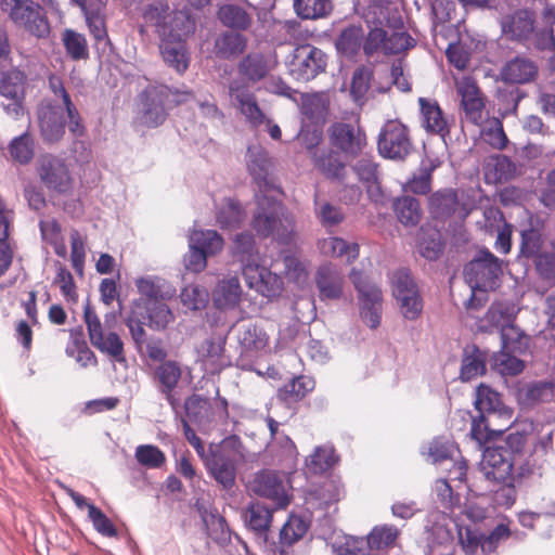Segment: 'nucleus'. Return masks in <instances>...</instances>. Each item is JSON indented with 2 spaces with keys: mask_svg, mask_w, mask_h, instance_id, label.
<instances>
[{
  "mask_svg": "<svg viewBox=\"0 0 555 555\" xmlns=\"http://www.w3.org/2000/svg\"><path fill=\"white\" fill-rule=\"evenodd\" d=\"M231 256L240 263L247 286L264 297H273L282 289L281 278L260 264V254L254 235L242 232L234 236Z\"/></svg>",
  "mask_w": 555,
  "mask_h": 555,
  "instance_id": "obj_1",
  "label": "nucleus"
},
{
  "mask_svg": "<svg viewBox=\"0 0 555 555\" xmlns=\"http://www.w3.org/2000/svg\"><path fill=\"white\" fill-rule=\"evenodd\" d=\"M260 237H273L281 245H291L296 236L295 219L276 198L257 195V210L251 221Z\"/></svg>",
  "mask_w": 555,
  "mask_h": 555,
  "instance_id": "obj_2",
  "label": "nucleus"
},
{
  "mask_svg": "<svg viewBox=\"0 0 555 555\" xmlns=\"http://www.w3.org/2000/svg\"><path fill=\"white\" fill-rule=\"evenodd\" d=\"M192 96L188 88H171L166 85L151 86L140 94L141 122L147 128L160 126L168 109L185 104Z\"/></svg>",
  "mask_w": 555,
  "mask_h": 555,
  "instance_id": "obj_3",
  "label": "nucleus"
},
{
  "mask_svg": "<svg viewBox=\"0 0 555 555\" xmlns=\"http://www.w3.org/2000/svg\"><path fill=\"white\" fill-rule=\"evenodd\" d=\"M242 443L237 437L227 439L222 447L210 449L204 459L208 475L223 489L232 490L235 486L237 464L243 454Z\"/></svg>",
  "mask_w": 555,
  "mask_h": 555,
  "instance_id": "obj_4",
  "label": "nucleus"
},
{
  "mask_svg": "<svg viewBox=\"0 0 555 555\" xmlns=\"http://www.w3.org/2000/svg\"><path fill=\"white\" fill-rule=\"evenodd\" d=\"M503 261L489 249H479L464 267V276L473 291L489 292L501 285Z\"/></svg>",
  "mask_w": 555,
  "mask_h": 555,
  "instance_id": "obj_5",
  "label": "nucleus"
},
{
  "mask_svg": "<svg viewBox=\"0 0 555 555\" xmlns=\"http://www.w3.org/2000/svg\"><path fill=\"white\" fill-rule=\"evenodd\" d=\"M286 66L295 80L308 82L325 72L327 55L310 43L299 44L287 56Z\"/></svg>",
  "mask_w": 555,
  "mask_h": 555,
  "instance_id": "obj_6",
  "label": "nucleus"
},
{
  "mask_svg": "<svg viewBox=\"0 0 555 555\" xmlns=\"http://www.w3.org/2000/svg\"><path fill=\"white\" fill-rule=\"evenodd\" d=\"M1 8L16 25L24 27L33 36H49L50 25L44 9L33 0H1Z\"/></svg>",
  "mask_w": 555,
  "mask_h": 555,
  "instance_id": "obj_7",
  "label": "nucleus"
},
{
  "mask_svg": "<svg viewBox=\"0 0 555 555\" xmlns=\"http://www.w3.org/2000/svg\"><path fill=\"white\" fill-rule=\"evenodd\" d=\"M518 454L512 450L509 442L486 448L480 463V472L489 481L513 486L514 466Z\"/></svg>",
  "mask_w": 555,
  "mask_h": 555,
  "instance_id": "obj_8",
  "label": "nucleus"
},
{
  "mask_svg": "<svg viewBox=\"0 0 555 555\" xmlns=\"http://www.w3.org/2000/svg\"><path fill=\"white\" fill-rule=\"evenodd\" d=\"M459 542L465 555H489L496 551L501 541L509 537L507 526L498 525L488 535L481 532L475 525H457Z\"/></svg>",
  "mask_w": 555,
  "mask_h": 555,
  "instance_id": "obj_9",
  "label": "nucleus"
},
{
  "mask_svg": "<svg viewBox=\"0 0 555 555\" xmlns=\"http://www.w3.org/2000/svg\"><path fill=\"white\" fill-rule=\"evenodd\" d=\"M377 151L386 159L404 160L413 151L406 126L398 120L386 121L378 133Z\"/></svg>",
  "mask_w": 555,
  "mask_h": 555,
  "instance_id": "obj_10",
  "label": "nucleus"
},
{
  "mask_svg": "<svg viewBox=\"0 0 555 555\" xmlns=\"http://www.w3.org/2000/svg\"><path fill=\"white\" fill-rule=\"evenodd\" d=\"M392 293L400 312L406 320H416L423 311V299L417 284L405 268L396 270L391 276Z\"/></svg>",
  "mask_w": 555,
  "mask_h": 555,
  "instance_id": "obj_11",
  "label": "nucleus"
},
{
  "mask_svg": "<svg viewBox=\"0 0 555 555\" xmlns=\"http://www.w3.org/2000/svg\"><path fill=\"white\" fill-rule=\"evenodd\" d=\"M352 282L359 293L361 320L372 330L379 326L382 320V291L376 284L367 282L359 272L352 270Z\"/></svg>",
  "mask_w": 555,
  "mask_h": 555,
  "instance_id": "obj_12",
  "label": "nucleus"
},
{
  "mask_svg": "<svg viewBox=\"0 0 555 555\" xmlns=\"http://www.w3.org/2000/svg\"><path fill=\"white\" fill-rule=\"evenodd\" d=\"M227 339V333H217L197 346V361L207 374H219L232 364L231 357L225 353Z\"/></svg>",
  "mask_w": 555,
  "mask_h": 555,
  "instance_id": "obj_13",
  "label": "nucleus"
},
{
  "mask_svg": "<svg viewBox=\"0 0 555 555\" xmlns=\"http://www.w3.org/2000/svg\"><path fill=\"white\" fill-rule=\"evenodd\" d=\"M328 132L332 145L348 157L361 156L367 146L365 131L359 125L335 122Z\"/></svg>",
  "mask_w": 555,
  "mask_h": 555,
  "instance_id": "obj_14",
  "label": "nucleus"
},
{
  "mask_svg": "<svg viewBox=\"0 0 555 555\" xmlns=\"http://www.w3.org/2000/svg\"><path fill=\"white\" fill-rule=\"evenodd\" d=\"M249 489L254 494L272 501L276 508H285L289 503L282 478L273 472H258L250 482Z\"/></svg>",
  "mask_w": 555,
  "mask_h": 555,
  "instance_id": "obj_15",
  "label": "nucleus"
},
{
  "mask_svg": "<svg viewBox=\"0 0 555 555\" xmlns=\"http://www.w3.org/2000/svg\"><path fill=\"white\" fill-rule=\"evenodd\" d=\"M40 137L48 144L61 141L65 134L66 118L63 108L53 103L42 104L37 111Z\"/></svg>",
  "mask_w": 555,
  "mask_h": 555,
  "instance_id": "obj_16",
  "label": "nucleus"
},
{
  "mask_svg": "<svg viewBox=\"0 0 555 555\" xmlns=\"http://www.w3.org/2000/svg\"><path fill=\"white\" fill-rule=\"evenodd\" d=\"M245 157L248 173L258 185L259 191L262 193L274 189L270 180L273 162L269 152L259 144H250Z\"/></svg>",
  "mask_w": 555,
  "mask_h": 555,
  "instance_id": "obj_17",
  "label": "nucleus"
},
{
  "mask_svg": "<svg viewBox=\"0 0 555 555\" xmlns=\"http://www.w3.org/2000/svg\"><path fill=\"white\" fill-rule=\"evenodd\" d=\"M229 96L232 105L237 108L253 126H259L264 120L255 94L242 80H232L229 85Z\"/></svg>",
  "mask_w": 555,
  "mask_h": 555,
  "instance_id": "obj_18",
  "label": "nucleus"
},
{
  "mask_svg": "<svg viewBox=\"0 0 555 555\" xmlns=\"http://www.w3.org/2000/svg\"><path fill=\"white\" fill-rule=\"evenodd\" d=\"M487 320L500 328L504 348H519V336H524V334L513 324L514 314L507 306L492 305L487 312Z\"/></svg>",
  "mask_w": 555,
  "mask_h": 555,
  "instance_id": "obj_19",
  "label": "nucleus"
},
{
  "mask_svg": "<svg viewBox=\"0 0 555 555\" xmlns=\"http://www.w3.org/2000/svg\"><path fill=\"white\" fill-rule=\"evenodd\" d=\"M42 183L56 193H67L72 189V178L65 163L56 157L42 160L39 167Z\"/></svg>",
  "mask_w": 555,
  "mask_h": 555,
  "instance_id": "obj_20",
  "label": "nucleus"
},
{
  "mask_svg": "<svg viewBox=\"0 0 555 555\" xmlns=\"http://www.w3.org/2000/svg\"><path fill=\"white\" fill-rule=\"evenodd\" d=\"M321 300H338L343 296L345 278L336 266L331 263L318 268L314 276Z\"/></svg>",
  "mask_w": 555,
  "mask_h": 555,
  "instance_id": "obj_21",
  "label": "nucleus"
},
{
  "mask_svg": "<svg viewBox=\"0 0 555 555\" xmlns=\"http://www.w3.org/2000/svg\"><path fill=\"white\" fill-rule=\"evenodd\" d=\"M273 509L260 502H250L243 514L245 525L251 530L260 544L269 541Z\"/></svg>",
  "mask_w": 555,
  "mask_h": 555,
  "instance_id": "obj_22",
  "label": "nucleus"
},
{
  "mask_svg": "<svg viewBox=\"0 0 555 555\" xmlns=\"http://www.w3.org/2000/svg\"><path fill=\"white\" fill-rule=\"evenodd\" d=\"M502 33L512 40H528L534 33V15L529 10H517L501 20Z\"/></svg>",
  "mask_w": 555,
  "mask_h": 555,
  "instance_id": "obj_23",
  "label": "nucleus"
},
{
  "mask_svg": "<svg viewBox=\"0 0 555 555\" xmlns=\"http://www.w3.org/2000/svg\"><path fill=\"white\" fill-rule=\"evenodd\" d=\"M519 348H504L501 341V350L491 357V367L502 376H516L520 374L525 364L516 354L522 353L526 349L524 336H519Z\"/></svg>",
  "mask_w": 555,
  "mask_h": 555,
  "instance_id": "obj_24",
  "label": "nucleus"
},
{
  "mask_svg": "<svg viewBox=\"0 0 555 555\" xmlns=\"http://www.w3.org/2000/svg\"><path fill=\"white\" fill-rule=\"evenodd\" d=\"M461 105L468 121L478 125L482 120L485 103L477 85L470 79H464L457 85Z\"/></svg>",
  "mask_w": 555,
  "mask_h": 555,
  "instance_id": "obj_25",
  "label": "nucleus"
},
{
  "mask_svg": "<svg viewBox=\"0 0 555 555\" xmlns=\"http://www.w3.org/2000/svg\"><path fill=\"white\" fill-rule=\"evenodd\" d=\"M422 126L428 133L439 134L443 140L449 135L450 130L443 112L437 101L418 99Z\"/></svg>",
  "mask_w": 555,
  "mask_h": 555,
  "instance_id": "obj_26",
  "label": "nucleus"
},
{
  "mask_svg": "<svg viewBox=\"0 0 555 555\" xmlns=\"http://www.w3.org/2000/svg\"><path fill=\"white\" fill-rule=\"evenodd\" d=\"M488 353L476 345H466L463 348L460 379L470 382L487 372Z\"/></svg>",
  "mask_w": 555,
  "mask_h": 555,
  "instance_id": "obj_27",
  "label": "nucleus"
},
{
  "mask_svg": "<svg viewBox=\"0 0 555 555\" xmlns=\"http://www.w3.org/2000/svg\"><path fill=\"white\" fill-rule=\"evenodd\" d=\"M185 421L194 424L199 430L207 431L211 427L215 410L208 399L193 395L184 402Z\"/></svg>",
  "mask_w": 555,
  "mask_h": 555,
  "instance_id": "obj_28",
  "label": "nucleus"
},
{
  "mask_svg": "<svg viewBox=\"0 0 555 555\" xmlns=\"http://www.w3.org/2000/svg\"><path fill=\"white\" fill-rule=\"evenodd\" d=\"M159 50L164 62L178 74L182 75L190 65V54L183 40L162 37Z\"/></svg>",
  "mask_w": 555,
  "mask_h": 555,
  "instance_id": "obj_29",
  "label": "nucleus"
},
{
  "mask_svg": "<svg viewBox=\"0 0 555 555\" xmlns=\"http://www.w3.org/2000/svg\"><path fill=\"white\" fill-rule=\"evenodd\" d=\"M182 376L180 364L173 360H167L160 363L154 370V382L158 391L165 396L166 400L173 404V390L177 388Z\"/></svg>",
  "mask_w": 555,
  "mask_h": 555,
  "instance_id": "obj_30",
  "label": "nucleus"
},
{
  "mask_svg": "<svg viewBox=\"0 0 555 555\" xmlns=\"http://www.w3.org/2000/svg\"><path fill=\"white\" fill-rule=\"evenodd\" d=\"M247 37L238 31L225 30L216 37L214 53L220 60H234L247 48Z\"/></svg>",
  "mask_w": 555,
  "mask_h": 555,
  "instance_id": "obj_31",
  "label": "nucleus"
},
{
  "mask_svg": "<svg viewBox=\"0 0 555 555\" xmlns=\"http://www.w3.org/2000/svg\"><path fill=\"white\" fill-rule=\"evenodd\" d=\"M218 21L233 31H246L253 25V16L236 3H224L217 10Z\"/></svg>",
  "mask_w": 555,
  "mask_h": 555,
  "instance_id": "obj_32",
  "label": "nucleus"
},
{
  "mask_svg": "<svg viewBox=\"0 0 555 555\" xmlns=\"http://www.w3.org/2000/svg\"><path fill=\"white\" fill-rule=\"evenodd\" d=\"M341 494L343 487L340 481L335 478H330L310 492L307 502L312 507L326 509L335 505L340 500Z\"/></svg>",
  "mask_w": 555,
  "mask_h": 555,
  "instance_id": "obj_33",
  "label": "nucleus"
},
{
  "mask_svg": "<svg viewBox=\"0 0 555 555\" xmlns=\"http://www.w3.org/2000/svg\"><path fill=\"white\" fill-rule=\"evenodd\" d=\"M241 295L238 278L233 275L218 282L212 292V300L218 309H232L240 302Z\"/></svg>",
  "mask_w": 555,
  "mask_h": 555,
  "instance_id": "obj_34",
  "label": "nucleus"
},
{
  "mask_svg": "<svg viewBox=\"0 0 555 555\" xmlns=\"http://www.w3.org/2000/svg\"><path fill=\"white\" fill-rule=\"evenodd\" d=\"M135 287L146 301H158L171 298L176 289L165 280L156 275H146L135 280Z\"/></svg>",
  "mask_w": 555,
  "mask_h": 555,
  "instance_id": "obj_35",
  "label": "nucleus"
},
{
  "mask_svg": "<svg viewBox=\"0 0 555 555\" xmlns=\"http://www.w3.org/2000/svg\"><path fill=\"white\" fill-rule=\"evenodd\" d=\"M537 73L538 68L532 61L525 57H515L504 65L501 77L506 82L521 85L533 80Z\"/></svg>",
  "mask_w": 555,
  "mask_h": 555,
  "instance_id": "obj_36",
  "label": "nucleus"
},
{
  "mask_svg": "<svg viewBox=\"0 0 555 555\" xmlns=\"http://www.w3.org/2000/svg\"><path fill=\"white\" fill-rule=\"evenodd\" d=\"M195 506L209 535L218 542L227 541L230 538V529L224 517L221 516L217 509H211L198 501Z\"/></svg>",
  "mask_w": 555,
  "mask_h": 555,
  "instance_id": "obj_37",
  "label": "nucleus"
},
{
  "mask_svg": "<svg viewBox=\"0 0 555 555\" xmlns=\"http://www.w3.org/2000/svg\"><path fill=\"white\" fill-rule=\"evenodd\" d=\"M270 69L268 59L260 52L248 53L237 65L240 75L251 82H258L264 79Z\"/></svg>",
  "mask_w": 555,
  "mask_h": 555,
  "instance_id": "obj_38",
  "label": "nucleus"
},
{
  "mask_svg": "<svg viewBox=\"0 0 555 555\" xmlns=\"http://www.w3.org/2000/svg\"><path fill=\"white\" fill-rule=\"evenodd\" d=\"M237 341L243 354L263 349L268 338L262 328L251 322H246L237 327Z\"/></svg>",
  "mask_w": 555,
  "mask_h": 555,
  "instance_id": "obj_39",
  "label": "nucleus"
},
{
  "mask_svg": "<svg viewBox=\"0 0 555 555\" xmlns=\"http://www.w3.org/2000/svg\"><path fill=\"white\" fill-rule=\"evenodd\" d=\"M400 529L395 525L383 524L372 528L367 534L371 551H388L397 545Z\"/></svg>",
  "mask_w": 555,
  "mask_h": 555,
  "instance_id": "obj_40",
  "label": "nucleus"
},
{
  "mask_svg": "<svg viewBox=\"0 0 555 555\" xmlns=\"http://www.w3.org/2000/svg\"><path fill=\"white\" fill-rule=\"evenodd\" d=\"M459 205L457 194L452 189H443L433 193L429 197V210L435 218L451 217Z\"/></svg>",
  "mask_w": 555,
  "mask_h": 555,
  "instance_id": "obj_41",
  "label": "nucleus"
},
{
  "mask_svg": "<svg viewBox=\"0 0 555 555\" xmlns=\"http://www.w3.org/2000/svg\"><path fill=\"white\" fill-rule=\"evenodd\" d=\"M352 171L357 175L367 192L379 191V171L378 164L371 155H362L352 166Z\"/></svg>",
  "mask_w": 555,
  "mask_h": 555,
  "instance_id": "obj_42",
  "label": "nucleus"
},
{
  "mask_svg": "<svg viewBox=\"0 0 555 555\" xmlns=\"http://www.w3.org/2000/svg\"><path fill=\"white\" fill-rule=\"evenodd\" d=\"M192 96L185 104L194 103L198 115L211 124H221L224 119L223 112L218 107L216 99L211 93L195 92L189 89Z\"/></svg>",
  "mask_w": 555,
  "mask_h": 555,
  "instance_id": "obj_43",
  "label": "nucleus"
},
{
  "mask_svg": "<svg viewBox=\"0 0 555 555\" xmlns=\"http://www.w3.org/2000/svg\"><path fill=\"white\" fill-rule=\"evenodd\" d=\"M364 33L361 26L351 25L341 30L335 46L339 53L353 57L361 49Z\"/></svg>",
  "mask_w": 555,
  "mask_h": 555,
  "instance_id": "obj_44",
  "label": "nucleus"
},
{
  "mask_svg": "<svg viewBox=\"0 0 555 555\" xmlns=\"http://www.w3.org/2000/svg\"><path fill=\"white\" fill-rule=\"evenodd\" d=\"M11 158L21 165L29 164L35 156V141L28 130L14 137L8 144Z\"/></svg>",
  "mask_w": 555,
  "mask_h": 555,
  "instance_id": "obj_45",
  "label": "nucleus"
},
{
  "mask_svg": "<svg viewBox=\"0 0 555 555\" xmlns=\"http://www.w3.org/2000/svg\"><path fill=\"white\" fill-rule=\"evenodd\" d=\"M143 308L145 320L152 330H165L175 319L172 311L163 300L145 301Z\"/></svg>",
  "mask_w": 555,
  "mask_h": 555,
  "instance_id": "obj_46",
  "label": "nucleus"
},
{
  "mask_svg": "<svg viewBox=\"0 0 555 555\" xmlns=\"http://www.w3.org/2000/svg\"><path fill=\"white\" fill-rule=\"evenodd\" d=\"M25 75L16 69H0V94L5 99L25 98L24 93Z\"/></svg>",
  "mask_w": 555,
  "mask_h": 555,
  "instance_id": "obj_47",
  "label": "nucleus"
},
{
  "mask_svg": "<svg viewBox=\"0 0 555 555\" xmlns=\"http://www.w3.org/2000/svg\"><path fill=\"white\" fill-rule=\"evenodd\" d=\"M392 209L403 225H416L420 222L421 206L420 202L413 196L397 197L392 203Z\"/></svg>",
  "mask_w": 555,
  "mask_h": 555,
  "instance_id": "obj_48",
  "label": "nucleus"
},
{
  "mask_svg": "<svg viewBox=\"0 0 555 555\" xmlns=\"http://www.w3.org/2000/svg\"><path fill=\"white\" fill-rule=\"evenodd\" d=\"M314 386L315 382L312 377L296 376L279 389L278 396L284 401H299L312 391Z\"/></svg>",
  "mask_w": 555,
  "mask_h": 555,
  "instance_id": "obj_49",
  "label": "nucleus"
},
{
  "mask_svg": "<svg viewBox=\"0 0 555 555\" xmlns=\"http://www.w3.org/2000/svg\"><path fill=\"white\" fill-rule=\"evenodd\" d=\"M544 238L541 230L529 227L520 231L519 256L533 260L543 251Z\"/></svg>",
  "mask_w": 555,
  "mask_h": 555,
  "instance_id": "obj_50",
  "label": "nucleus"
},
{
  "mask_svg": "<svg viewBox=\"0 0 555 555\" xmlns=\"http://www.w3.org/2000/svg\"><path fill=\"white\" fill-rule=\"evenodd\" d=\"M331 0H294V10L302 20H319L332 11Z\"/></svg>",
  "mask_w": 555,
  "mask_h": 555,
  "instance_id": "obj_51",
  "label": "nucleus"
},
{
  "mask_svg": "<svg viewBox=\"0 0 555 555\" xmlns=\"http://www.w3.org/2000/svg\"><path fill=\"white\" fill-rule=\"evenodd\" d=\"M336 461L337 456L333 447H317L314 452L306 460V467L310 474H322L333 467Z\"/></svg>",
  "mask_w": 555,
  "mask_h": 555,
  "instance_id": "obj_52",
  "label": "nucleus"
},
{
  "mask_svg": "<svg viewBox=\"0 0 555 555\" xmlns=\"http://www.w3.org/2000/svg\"><path fill=\"white\" fill-rule=\"evenodd\" d=\"M309 524L300 516L292 515L280 530V545L292 546L307 533Z\"/></svg>",
  "mask_w": 555,
  "mask_h": 555,
  "instance_id": "obj_53",
  "label": "nucleus"
},
{
  "mask_svg": "<svg viewBox=\"0 0 555 555\" xmlns=\"http://www.w3.org/2000/svg\"><path fill=\"white\" fill-rule=\"evenodd\" d=\"M189 238L194 246L203 249L208 256L219 253L224 243L222 236L215 230H194Z\"/></svg>",
  "mask_w": 555,
  "mask_h": 555,
  "instance_id": "obj_54",
  "label": "nucleus"
},
{
  "mask_svg": "<svg viewBox=\"0 0 555 555\" xmlns=\"http://www.w3.org/2000/svg\"><path fill=\"white\" fill-rule=\"evenodd\" d=\"M315 167L330 179L343 182L346 175V166L337 153L328 152L315 156Z\"/></svg>",
  "mask_w": 555,
  "mask_h": 555,
  "instance_id": "obj_55",
  "label": "nucleus"
},
{
  "mask_svg": "<svg viewBox=\"0 0 555 555\" xmlns=\"http://www.w3.org/2000/svg\"><path fill=\"white\" fill-rule=\"evenodd\" d=\"M217 222L222 229H231L240 225L244 214L240 203L233 198H225L217 211Z\"/></svg>",
  "mask_w": 555,
  "mask_h": 555,
  "instance_id": "obj_56",
  "label": "nucleus"
},
{
  "mask_svg": "<svg viewBox=\"0 0 555 555\" xmlns=\"http://www.w3.org/2000/svg\"><path fill=\"white\" fill-rule=\"evenodd\" d=\"M168 16L169 5L167 3L149 4L142 13L145 24L154 26L159 37L166 36Z\"/></svg>",
  "mask_w": 555,
  "mask_h": 555,
  "instance_id": "obj_57",
  "label": "nucleus"
},
{
  "mask_svg": "<svg viewBox=\"0 0 555 555\" xmlns=\"http://www.w3.org/2000/svg\"><path fill=\"white\" fill-rule=\"evenodd\" d=\"M474 404L480 415L496 412L501 405L500 395L489 386L480 384L475 392Z\"/></svg>",
  "mask_w": 555,
  "mask_h": 555,
  "instance_id": "obj_58",
  "label": "nucleus"
},
{
  "mask_svg": "<svg viewBox=\"0 0 555 555\" xmlns=\"http://www.w3.org/2000/svg\"><path fill=\"white\" fill-rule=\"evenodd\" d=\"M373 72L366 67H358L352 75L350 94L353 101L358 104H363L366 99V93L371 87Z\"/></svg>",
  "mask_w": 555,
  "mask_h": 555,
  "instance_id": "obj_59",
  "label": "nucleus"
},
{
  "mask_svg": "<svg viewBox=\"0 0 555 555\" xmlns=\"http://www.w3.org/2000/svg\"><path fill=\"white\" fill-rule=\"evenodd\" d=\"M322 249L334 257L346 256L348 262H352L359 256V245L357 243H348L340 237L333 236L324 240Z\"/></svg>",
  "mask_w": 555,
  "mask_h": 555,
  "instance_id": "obj_60",
  "label": "nucleus"
},
{
  "mask_svg": "<svg viewBox=\"0 0 555 555\" xmlns=\"http://www.w3.org/2000/svg\"><path fill=\"white\" fill-rule=\"evenodd\" d=\"M180 299L184 307L190 310H201L206 307L209 300L207 289L197 284L185 285L181 293Z\"/></svg>",
  "mask_w": 555,
  "mask_h": 555,
  "instance_id": "obj_61",
  "label": "nucleus"
},
{
  "mask_svg": "<svg viewBox=\"0 0 555 555\" xmlns=\"http://www.w3.org/2000/svg\"><path fill=\"white\" fill-rule=\"evenodd\" d=\"M134 456L139 464L146 468H160L166 461L164 452L153 444L138 446Z\"/></svg>",
  "mask_w": 555,
  "mask_h": 555,
  "instance_id": "obj_62",
  "label": "nucleus"
},
{
  "mask_svg": "<svg viewBox=\"0 0 555 555\" xmlns=\"http://www.w3.org/2000/svg\"><path fill=\"white\" fill-rule=\"evenodd\" d=\"M326 104L320 94H302L301 114L311 121H319L326 113Z\"/></svg>",
  "mask_w": 555,
  "mask_h": 555,
  "instance_id": "obj_63",
  "label": "nucleus"
},
{
  "mask_svg": "<svg viewBox=\"0 0 555 555\" xmlns=\"http://www.w3.org/2000/svg\"><path fill=\"white\" fill-rule=\"evenodd\" d=\"M64 46L66 49L67 54L73 60H85L88 57V48H87V41L86 38L72 30L67 29L64 33L63 37Z\"/></svg>",
  "mask_w": 555,
  "mask_h": 555,
  "instance_id": "obj_64",
  "label": "nucleus"
}]
</instances>
